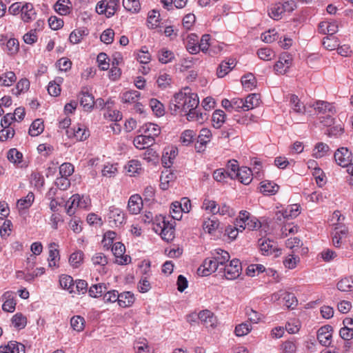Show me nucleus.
<instances>
[{"mask_svg": "<svg viewBox=\"0 0 353 353\" xmlns=\"http://www.w3.org/2000/svg\"><path fill=\"white\" fill-rule=\"evenodd\" d=\"M329 150L330 148L326 143H318L313 150V156L316 159L321 158L325 156Z\"/></svg>", "mask_w": 353, "mask_h": 353, "instance_id": "nucleus-60", "label": "nucleus"}, {"mask_svg": "<svg viewBox=\"0 0 353 353\" xmlns=\"http://www.w3.org/2000/svg\"><path fill=\"white\" fill-rule=\"evenodd\" d=\"M11 321L13 326L18 330L23 329L27 325V318L21 313L15 314Z\"/></svg>", "mask_w": 353, "mask_h": 353, "instance_id": "nucleus-58", "label": "nucleus"}, {"mask_svg": "<svg viewBox=\"0 0 353 353\" xmlns=\"http://www.w3.org/2000/svg\"><path fill=\"white\" fill-rule=\"evenodd\" d=\"M236 226L241 228V232L248 228L249 230H254L261 228V222L254 216H250L247 211H241L239 217L236 219Z\"/></svg>", "mask_w": 353, "mask_h": 353, "instance_id": "nucleus-2", "label": "nucleus"}, {"mask_svg": "<svg viewBox=\"0 0 353 353\" xmlns=\"http://www.w3.org/2000/svg\"><path fill=\"white\" fill-rule=\"evenodd\" d=\"M154 230L157 232H160L161 238L168 242L174 238V227L164 219L157 224Z\"/></svg>", "mask_w": 353, "mask_h": 353, "instance_id": "nucleus-5", "label": "nucleus"}, {"mask_svg": "<svg viewBox=\"0 0 353 353\" xmlns=\"http://www.w3.org/2000/svg\"><path fill=\"white\" fill-rule=\"evenodd\" d=\"M66 134L70 139H74L76 141H82L90 136V132L83 125L78 124L68 129Z\"/></svg>", "mask_w": 353, "mask_h": 353, "instance_id": "nucleus-8", "label": "nucleus"}, {"mask_svg": "<svg viewBox=\"0 0 353 353\" xmlns=\"http://www.w3.org/2000/svg\"><path fill=\"white\" fill-rule=\"evenodd\" d=\"M150 106L156 116L161 117L164 115V105L157 99H151L150 100Z\"/></svg>", "mask_w": 353, "mask_h": 353, "instance_id": "nucleus-59", "label": "nucleus"}, {"mask_svg": "<svg viewBox=\"0 0 353 353\" xmlns=\"http://www.w3.org/2000/svg\"><path fill=\"white\" fill-rule=\"evenodd\" d=\"M241 83L244 88L252 90L256 85V80L254 74L249 73L242 77Z\"/></svg>", "mask_w": 353, "mask_h": 353, "instance_id": "nucleus-51", "label": "nucleus"}, {"mask_svg": "<svg viewBox=\"0 0 353 353\" xmlns=\"http://www.w3.org/2000/svg\"><path fill=\"white\" fill-rule=\"evenodd\" d=\"M219 227V221L216 218H208L203 221V228L208 234H214Z\"/></svg>", "mask_w": 353, "mask_h": 353, "instance_id": "nucleus-40", "label": "nucleus"}, {"mask_svg": "<svg viewBox=\"0 0 353 353\" xmlns=\"http://www.w3.org/2000/svg\"><path fill=\"white\" fill-rule=\"evenodd\" d=\"M25 349L22 343L10 341L8 344L0 346V353H25Z\"/></svg>", "mask_w": 353, "mask_h": 353, "instance_id": "nucleus-23", "label": "nucleus"}, {"mask_svg": "<svg viewBox=\"0 0 353 353\" xmlns=\"http://www.w3.org/2000/svg\"><path fill=\"white\" fill-rule=\"evenodd\" d=\"M125 170L130 176H133L135 174H139L142 170L141 163L138 160H130L125 165Z\"/></svg>", "mask_w": 353, "mask_h": 353, "instance_id": "nucleus-52", "label": "nucleus"}, {"mask_svg": "<svg viewBox=\"0 0 353 353\" xmlns=\"http://www.w3.org/2000/svg\"><path fill=\"white\" fill-rule=\"evenodd\" d=\"M300 214V205L298 204H293L288 205L285 208L279 211L276 214L277 219L281 220L283 219H294Z\"/></svg>", "mask_w": 353, "mask_h": 353, "instance_id": "nucleus-15", "label": "nucleus"}, {"mask_svg": "<svg viewBox=\"0 0 353 353\" xmlns=\"http://www.w3.org/2000/svg\"><path fill=\"white\" fill-rule=\"evenodd\" d=\"M54 7L55 11L60 15H67L72 10V3L70 0H58Z\"/></svg>", "mask_w": 353, "mask_h": 353, "instance_id": "nucleus-33", "label": "nucleus"}, {"mask_svg": "<svg viewBox=\"0 0 353 353\" xmlns=\"http://www.w3.org/2000/svg\"><path fill=\"white\" fill-rule=\"evenodd\" d=\"M251 330V325L248 322H245L237 325L235 327L234 332L237 336H243L249 334Z\"/></svg>", "mask_w": 353, "mask_h": 353, "instance_id": "nucleus-64", "label": "nucleus"}, {"mask_svg": "<svg viewBox=\"0 0 353 353\" xmlns=\"http://www.w3.org/2000/svg\"><path fill=\"white\" fill-rule=\"evenodd\" d=\"M23 157V154L16 148L10 149L7 154V158L10 162L18 168H23L24 166Z\"/></svg>", "mask_w": 353, "mask_h": 353, "instance_id": "nucleus-29", "label": "nucleus"}, {"mask_svg": "<svg viewBox=\"0 0 353 353\" xmlns=\"http://www.w3.org/2000/svg\"><path fill=\"white\" fill-rule=\"evenodd\" d=\"M292 58L289 53L282 54L274 65V70L278 74H284L292 64Z\"/></svg>", "mask_w": 353, "mask_h": 353, "instance_id": "nucleus-12", "label": "nucleus"}, {"mask_svg": "<svg viewBox=\"0 0 353 353\" xmlns=\"http://www.w3.org/2000/svg\"><path fill=\"white\" fill-rule=\"evenodd\" d=\"M212 132L208 128H202L198 137V142L202 145L205 146L209 143L212 138Z\"/></svg>", "mask_w": 353, "mask_h": 353, "instance_id": "nucleus-62", "label": "nucleus"}, {"mask_svg": "<svg viewBox=\"0 0 353 353\" xmlns=\"http://www.w3.org/2000/svg\"><path fill=\"white\" fill-rule=\"evenodd\" d=\"M83 207L81 202V198L79 194L72 195L66 203L67 214L70 216L75 213L76 208Z\"/></svg>", "mask_w": 353, "mask_h": 353, "instance_id": "nucleus-32", "label": "nucleus"}, {"mask_svg": "<svg viewBox=\"0 0 353 353\" xmlns=\"http://www.w3.org/2000/svg\"><path fill=\"white\" fill-rule=\"evenodd\" d=\"M236 65V61L233 59H229L228 61H222L216 71L218 77L223 78L228 74Z\"/></svg>", "mask_w": 353, "mask_h": 353, "instance_id": "nucleus-28", "label": "nucleus"}, {"mask_svg": "<svg viewBox=\"0 0 353 353\" xmlns=\"http://www.w3.org/2000/svg\"><path fill=\"white\" fill-rule=\"evenodd\" d=\"M91 261L95 267L99 266L104 270L108 263V259L105 254L97 252L92 256Z\"/></svg>", "mask_w": 353, "mask_h": 353, "instance_id": "nucleus-48", "label": "nucleus"}, {"mask_svg": "<svg viewBox=\"0 0 353 353\" xmlns=\"http://www.w3.org/2000/svg\"><path fill=\"white\" fill-rule=\"evenodd\" d=\"M252 171L248 167H241L237 172V175L234 176L241 183L244 185L250 184L252 181Z\"/></svg>", "mask_w": 353, "mask_h": 353, "instance_id": "nucleus-30", "label": "nucleus"}, {"mask_svg": "<svg viewBox=\"0 0 353 353\" xmlns=\"http://www.w3.org/2000/svg\"><path fill=\"white\" fill-rule=\"evenodd\" d=\"M141 93L137 90H129L123 92L121 96L122 102L130 105H134L139 99Z\"/></svg>", "mask_w": 353, "mask_h": 353, "instance_id": "nucleus-34", "label": "nucleus"}, {"mask_svg": "<svg viewBox=\"0 0 353 353\" xmlns=\"http://www.w3.org/2000/svg\"><path fill=\"white\" fill-rule=\"evenodd\" d=\"M154 141L150 138L149 136H145L143 133L141 134L136 136L133 139V144L134 147L138 150H145L153 145Z\"/></svg>", "mask_w": 353, "mask_h": 353, "instance_id": "nucleus-21", "label": "nucleus"}, {"mask_svg": "<svg viewBox=\"0 0 353 353\" xmlns=\"http://www.w3.org/2000/svg\"><path fill=\"white\" fill-rule=\"evenodd\" d=\"M332 333L333 328L331 325L322 326L318 330L317 339L322 345L328 347L332 343Z\"/></svg>", "mask_w": 353, "mask_h": 353, "instance_id": "nucleus-10", "label": "nucleus"}, {"mask_svg": "<svg viewBox=\"0 0 353 353\" xmlns=\"http://www.w3.org/2000/svg\"><path fill=\"white\" fill-rule=\"evenodd\" d=\"M202 267V276H208L218 270L219 271V268L212 256L203 261Z\"/></svg>", "mask_w": 353, "mask_h": 353, "instance_id": "nucleus-27", "label": "nucleus"}, {"mask_svg": "<svg viewBox=\"0 0 353 353\" xmlns=\"http://www.w3.org/2000/svg\"><path fill=\"white\" fill-rule=\"evenodd\" d=\"M294 10L291 3L288 1L284 3H276L272 4L268 8L269 17L276 21L280 20L285 12H291Z\"/></svg>", "mask_w": 353, "mask_h": 353, "instance_id": "nucleus-4", "label": "nucleus"}, {"mask_svg": "<svg viewBox=\"0 0 353 353\" xmlns=\"http://www.w3.org/2000/svg\"><path fill=\"white\" fill-rule=\"evenodd\" d=\"M199 100L197 94L192 92L188 87L176 93L172 100L170 110L174 114L186 116L189 121H202L206 114L200 112L197 110Z\"/></svg>", "mask_w": 353, "mask_h": 353, "instance_id": "nucleus-1", "label": "nucleus"}, {"mask_svg": "<svg viewBox=\"0 0 353 353\" xmlns=\"http://www.w3.org/2000/svg\"><path fill=\"white\" fill-rule=\"evenodd\" d=\"M43 121L40 119H37L30 125L28 133L32 137H37L41 134L43 132Z\"/></svg>", "mask_w": 353, "mask_h": 353, "instance_id": "nucleus-43", "label": "nucleus"}, {"mask_svg": "<svg viewBox=\"0 0 353 353\" xmlns=\"http://www.w3.org/2000/svg\"><path fill=\"white\" fill-rule=\"evenodd\" d=\"M198 319L207 327H214L216 326L217 321L216 317L212 312L208 310L201 311L197 314Z\"/></svg>", "mask_w": 353, "mask_h": 353, "instance_id": "nucleus-17", "label": "nucleus"}, {"mask_svg": "<svg viewBox=\"0 0 353 353\" xmlns=\"http://www.w3.org/2000/svg\"><path fill=\"white\" fill-rule=\"evenodd\" d=\"M83 256V252L81 250H77L70 254L69 263L74 268H77L82 264Z\"/></svg>", "mask_w": 353, "mask_h": 353, "instance_id": "nucleus-54", "label": "nucleus"}, {"mask_svg": "<svg viewBox=\"0 0 353 353\" xmlns=\"http://www.w3.org/2000/svg\"><path fill=\"white\" fill-rule=\"evenodd\" d=\"M196 135V131L193 130H185L181 134L180 141L183 145L188 146L193 142Z\"/></svg>", "mask_w": 353, "mask_h": 353, "instance_id": "nucleus-57", "label": "nucleus"}, {"mask_svg": "<svg viewBox=\"0 0 353 353\" xmlns=\"http://www.w3.org/2000/svg\"><path fill=\"white\" fill-rule=\"evenodd\" d=\"M178 152L176 146L173 145L166 146L163 150L161 158L163 165L165 168H170L178 155Z\"/></svg>", "mask_w": 353, "mask_h": 353, "instance_id": "nucleus-9", "label": "nucleus"}, {"mask_svg": "<svg viewBox=\"0 0 353 353\" xmlns=\"http://www.w3.org/2000/svg\"><path fill=\"white\" fill-rule=\"evenodd\" d=\"M173 207L177 208L178 215L181 212L188 213L191 209V202L189 199L184 197L181 199L180 202H174Z\"/></svg>", "mask_w": 353, "mask_h": 353, "instance_id": "nucleus-49", "label": "nucleus"}, {"mask_svg": "<svg viewBox=\"0 0 353 353\" xmlns=\"http://www.w3.org/2000/svg\"><path fill=\"white\" fill-rule=\"evenodd\" d=\"M80 104L86 110H90L95 103L94 97L88 87H83L79 94Z\"/></svg>", "mask_w": 353, "mask_h": 353, "instance_id": "nucleus-14", "label": "nucleus"}, {"mask_svg": "<svg viewBox=\"0 0 353 353\" xmlns=\"http://www.w3.org/2000/svg\"><path fill=\"white\" fill-rule=\"evenodd\" d=\"M123 6L132 14L138 13L141 10L139 0H123Z\"/></svg>", "mask_w": 353, "mask_h": 353, "instance_id": "nucleus-50", "label": "nucleus"}, {"mask_svg": "<svg viewBox=\"0 0 353 353\" xmlns=\"http://www.w3.org/2000/svg\"><path fill=\"white\" fill-rule=\"evenodd\" d=\"M259 57L263 61H270L275 58L274 52L269 48H262L258 50Z\"/></svg>", "mask_w": 353, "mask_h": 353, "instance_id": "nucleus-61", "label": "nucleus"}, {"mask_svg": "<svg viewBox=\"0 0 353 353\" xmlns=\"http://www.w3.org/2000/svg\"><path fill=\"white\" fill-rule=\"evenodd\" d=\"M59 283L63 288L68 290L70 292L73 291L74 283L72 276L63 274L60 276Z\"/></svg>", "mask_w": 353, "mask_h": 353, "instance_id": "nucleus-63", "label": "nucleus"}, {"mask_svg": "<svg viewBox=\"0 0 353 353\" xmlns=\"http://www.w3.org/2000/svg\"><path fill=\"white\" fill-rule=\"evenodd\" d=\"M322 44L328 50H333L339 46V41L335 36H326L323 38Z\"/></svg>", "mask_w": 353, "mask_h": 353, "instance_id": "nucleus-56", "label": "nucleus"}, {"mask_svg": "<svg viewBox=\"0 0 353 353\" xmlns=\"http://www.w3.org/2000/svg\"><path fill=\"white\" fill-rule=\"evenodd\" d=\"M289 102L291 112L303 115L305 113V106L296 94H292L289 95Z\"/></svg>", "mask_w": 353, "mask_h": 353, "instance_id": "nucleus-19", "label": "nucleus"}, {"mask_svg": "<svg viewBox=\"0 0 353 353\" xmlns=\"http://www.w3.org/2000/svg\"><path fill=\"white\" fill-rule=\"evenodd\" d=\"M112 251L120 265H127L131 262V257L125 255V247L121 242H116L112 246Z\"/></svg>", "mask_w": 353, "mask_h": 353, "instance_id": "nucleus-7", "label": "nucleus"}, {"mask_svg": "<svg viewBox=\"0 0 353 353\" xmlns=\"http://www.w3.org/2000/svg\"><path fill=\"white\" fill-rule=\"evenodd\" d=\"M260 252L263 255H270L276 250V243L270 239L261 238L258 241Z\"/></svg>", "mask_w": 353, "mask_h": 353, "instance_id": "nucleus-16", "label": "nucleus"}, {"mask_svg": "<svg viewBox=\"0 0 353 353\" xmlns=\"http://www.w3.org/2000/svg\"><path fill=\"white\" fill-rule=\"evenodd\" d=\"M260 96L258 94H249L244 101L245 111L252 110L259 105Z\"/></svg>", "mask_w": 353, "mask_h": 353, "instance_id": "nucleus-45", "label": "nucleus"}, {"mask_svg": "<svg viewBox=\"0 0 353 353\" xmlns=\"http://www.w3.org/2000/svg\"><path fill=\"white\" fill-rule=\"evenodd\" d=\"M119 299L117 303L120 307H128L131 306L134 302L135 299L134 294L130 292H123L119 294Z\"/></svg>", "mask_w": 353, "mask_h": 353, "instance_id": "nucleus-37", "label": "nucleus"}, {"mask_svg": "<svg viewBox=\"0 0 353 353\" xmlns=\"http://www.w3.org/2000/svg\"><path fill=\"white\" fill-rule=\"evenodd\" d=\"M60 260L59 251L58 245L55 243H51L49 245L48 265L50 268L59 267V261Z\"/></svg>", "mask_w": 353, "mask_h": 353, "instance_id": "nucleus-25", "label": "nucleus"}, {"mask_svg": "<svg viewBox=\"0 0 353 353\" xmlns=\"http://www.w3.org/2000/svg\"><path fill=\"white\" fill-rule=\"evenodd\" d=\"M108 219L109 222L116 227H119L125 222L124 212L114 205L110 206L109 208Z\"/></svg>", "mask_w": 353, "mask_h": 353, "instance_id": "nucleus-13", "label": "nucleus"}, {"mask_svg": "<svg viewBox=\"0 0 353 353\" xmlns=\"http://www.w3.org/2000/svg\"><path fill=\"white\" fill-rule=\"evenodd\" d=\"M337 289L341 292L353 291V276L341 278L336 284Z\"/></svg>", "mask_w": 353, "mask_h": 353, "instance_id": "nucleus-36", "label": "nucleus"}, {"mask_svg": "<svg viewBox=\"0 0 353 353\" xmlns=\"http://www.w3.org/2000/svg\"><path fill=\"white\" fill-rule=\"evenodd\" d=\"M198 36L195 34H190L187 37L186 49L192 54L199 53V47H198Z\"/></svg>", "mask_w": 353, "mask_h": 353, "instance_id": "nucleus-35", "label": "nucleus"}, {"mask_svg": "<svg viewBox=\"0 0 353 353\" xmlns=\"http://www.w3.org/2000/svg\"><path fill=\"white\" fill-rule=\"evenodd\" d=\"M226 120V114L222 110H216L212 115V123L214 128H220Z\"/></svg>", "mask_w": 353, "mask_h": 353, "instance_id": "nucleus-38", "label": "nucleus"}, {"mask_svg": "<svg viewBox=\"0 0 353 353\" xmlns=\"http://www.w3.org/2000/svg\"><path fill=\"white\" fill-rule=\"evenodd\" d=\"M336 163L341 167L348 166L352 161V153L347 148H340L334 153Z\"/></svg>", "mask_w": 353, "mask_h": 353, "instance_id": "nucleus-11", "label": "nucleus"}, {"mask_svg": "<svg viewBox=\"0 0 353 353\" xmlns=\"http://www.w3.org/2000/svg\"><path fill=\"white\" fill-rule=\"evenodd\" d=\"M260 184V191L265 194H274L279 188L278 185L269 181H262Z\"/></svg>", "mask_w": 353, "mask_h": 353, "instance_id": "nucleus-41", "label": "nucleus"}, {"mask_svg": "<svg viewBox=\"0 0 353 353\" xmlns=\"http://www.w3.org/2000/svg\"><path fill=\"white\" fill-rule=\"evenodd\" d=\"M211 255L219 268H223L230 261V254L222 249L217 248L211 252Z\"/></svg>", "mask_w": 353, "mask_h": 353, "instance_id": "nucleus-18", "label": "nucleus"}, {"mask_svg": "<svg viewBox=\"0 0 353 353\" xmlns=\"http://www.w3.org/2000/svg\"><path fill=\"white\" fill-rule=\"evenodd\" d=\"M174 58V52L167 48H161L158 52V59L161 63L165 64L172 62Z\"/></svg>", "mask_w": 353, "mask_h": 353, "instance_id": "nucleus-44", "label": "nucleus"}, {"mask_svg": "<svg viewBox=\"0 0 353 353\" xmlns=\"http://www.w3.org/2000/svg\"><path fill=\"white\" fill-rule=\"evenodd\" d=\"M37 12L34 8V6L31 3L26 2L22 6V11L21 14V20L24 23H30L35 19Z\"/></svg>", "mask_w": 353, "mask_h": 353, "instance_id": "nucleus-20", "label": "nucleus"}, {"mask_svg": "<svg viewBox=\"0 0 353 353\" xmlns=\"http://www.w3.org/2000/svg\"><path fill=\"white\" fill-rule=\"evenodd\" d=\"M160 24V14L158 11L152 10L148 12V26L150 28L154 29Z\"/></svg>", "mask_w": 353, "mask_h": 353, "instance_id": "nucleus-53", "label": "nucleus"}, {"mask_svg": "<svg viewBox=\"0 0 353 353\" xmlns=\"http://www.w3.org/2000/svg\"><path fill=\"white\" fill-rule=\"evenodd\" d=\"M312 107L318 114H334L336 112L333 104L325 101H317L312 104Z\"/></svg>", "mask_w": 353, "mask_h": 353, "instance_id": "nucleus-24", "label": "nucleus"}, {"mask_svg": "<svg viewBox=\"0 0 353 353\" xmlns=\"http://www.w3.org/2000/svg\"><path fill=\"white\" fill-rule=\"evenodd\" d=\"M70 325L74 331L82 332L85 325V319L79 315L74 316L70 319Z\"/></svg>", "mask_w": 353, "mask_h": 353, "instance_id": "nucleus-47", "label": "nucleus"}, {"mask_svg": "<svg viewBox=\"0 0 353 353\" xmlns=\"http://www.w3.org/2000/svg\"><path fill=\"white\" fill-rule=\"evenodd\" d=\"M242 265L240 260L234 259L226 264L223 268H220V272L227 280L237 279L242 274Z\"/></svg>", "mask_w": 353, "mask_h": 353, "instance_id": "nucleus-3", "label": "nucleus"}, {"mask_svg": "<svg viewBox=\"0 0 353 353\" xmlns=\"http://www.w3.org/2000/svg\"><path fill=\"white\" fill-rule=\"evenodd\" d=\"M143 208V201L139 194L132 195L128 201V209L132 214H138L140 213Z\"/></svg>", "mask_w": 353, "mask_h": 353, "instance_id": "nucleus-26", "label": "nucleus"}, {"mask_svg": "<svg viewBox=\"0 0 353 353\" xmlns=\"http://www.w3.org/2000/svg\"><path fill=\"white\" fill-rule=\"evenodd\" d=\"M3 298L5 301L2 305V310L7 312H13L17 303L12 292H6L3 295Z\"/></svg>", "mask_w": 353, "mask_h": 353, "instance_id": "nucleus-31", "label": "nucleus"}, {"mask_svg": "<svg viewBox=\"0 0 353 353\" xmlns=\"http://www.w3.org/2000/svg\"><path fill=\"white\" fill-rule=\"evenodd\" d=\"M139 132L145 136H149L150 138L152 137V139L155 142L156 138L161 134V128L157 124L147 123L140 128Z\"/></svg>", "mask_w": 353, "mask_h": 353, "instance_id": "nucleus-22", "label": "nucleus"}, {"mask_svg": "<svg viewBox=\"0 0 353 353\" xmlns=\"http://www.w3.org/2000/svg\"><path fill=\"white\" fill-rule=\"evenodd\" d=\"M347 235V228L343 225L336 223V226L332 233L333 245L336 248H341Z\"/></svg>", "mask_w": 353, "mask_h": 353, "instance_id": "nucleus-6", "label": "nucleus"}, {"mask_svg": "<svg viewBox=\"0 0 353 353\" xmlns=\"http://www.w3.org/2000/svg\"><path fill=\"white\" fill-rule=\"evenodd\" d=\"M106 286L103 283L92 285L88 290V294L91 297L97 298L105 292Z\"/></svg>", "mask_w": 353, "mask_h": 353, "instance_id": "nucleus-55", "label": "nucleus"}, {"mask_svg": "<svg viewBox=\"0 0 353 353\" xmlns=\"http://www.w3.org/2000/svg\"><path fill=\"white\" fill-rule=\"evenodd\" d=\"M34 200V194L30 192L25 196L17 201V207L19 211L27 210L30 208Z\"/></svg>", "mask_w": 353, "mask_h": 353, "instance_id": "nucleus-39", "label": "nucleus"}, {"mask_svg": "<svg viewBox=\"0 0 353 353\" xmlns=\"http://www.w3.org/2000/svg\"><path fill=\"white\" fill-rule=\"evenodd\" d=\"M17 80L16 74L12 71L6 72L0 75V85L11 86Z\"/></svg>", "mask_w": 353, "mask_h": 353, "instance_id": "nucleus-46", "label": "nucleus"}, {"mask_svg": "<svg viewBox=\"0 0 353 353\" xmlns=\"http://www.w3.org/2000/svg\"><path fill=\"white\" fill-rule=\"evenodd\" d=\"M175 176L170 170H165L161 172L160 176V187L162 190H167L170 186V183L173 182Z\"/></svg>", "mask_w": 353, "mask_h": 353, "instance_id": "nucleus-42", "label": "nucleus"}]
</instances>
